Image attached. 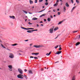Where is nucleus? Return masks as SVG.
<instances>
[{
  "label": "nucleus",
  "instance_id": "obj_1",
  "mask_svg": "<svg viewBox=\"0 0 80 80\" xmlns=\"http://www.w3.org/2000/svg\"><path fill=\"white\" fill-rule=\"evenodd\" d=\"M18 78H21V79H23V75L22 74H19L17 76Z\"/></svg>",
  "mask_w": 80,
  "mask_h": 80
},
{
  "label": "nucleus",
  "instance_id": "obj_2",
  "mask_svg": "<svg viewBox=\"0 0 80 80\" xmlns=\"http://www.w3.org/2000/svg\"><path fill=\"white\" fill-rule=\"evenodd\" d=\"M9 58H14V55L13 53H10Z\"/></svg>",
  "mask_w": 80,
  "mask_h": 80
},
{
  "label": "nucleus",
  "instance_id": "obj_3",
  "mask_svg": "<svg viewBox=\"0 0 80 80\" xmlns=\"http://www.w3.org/2000/svg\"><path fill=\"white\" fill-rule=\"evenodd\" d=\"M33 47H35V48H41V47H42L43 45H34L33 46Z\"/></svg>",
  "mask_w": 80,
  "mask_h": 80
},
{
  "label": "nucleus",
  "instance_id": "obj_4",
  "mask_svg": "<svg viewBox=\"0 0 80 80\" xmlns=\"http://www.w3.org/2000/svg\"><path fill=\"white\" fill-rule=\"evenodd\" d=\"M18 72H19V73L20 74H23V71L20 69V68H18Z\"/></svg>",
  "mask_w": 80,
  "mask_h": 80
},
{
  "label": "nucleus",
  "instance_id": "obj_5",
  "mask_svg": "<svg viewBox=\"0 0 80 80\" xmlns=\"http://www.w3.org/2000/svg\"><path fill=\"white\" fill-rule=\"evenodd\" d=\"M54 27H53V28H51L50 29V30H49V33H53V28Z\"/></svg>",
  "mask_w": 80,
  "mask_h": 80
},
{
  "label": "nucleus",
  "instance_id": "obj_6",
  "mask_svg": "<svg viewBox=\"0 0 80 80\" xmlns=\"http://www.w3.org/2000/svg\"><path fill=\"white\" fill-rule=\"evenodd\" d=\"M8 67L10 69H9L10 71H12V66L11 65H9L8 66Z\"/></svg>",
  "mask_w": 80,
  "mask_h": 80
},
{
  "label": "nucleus",
  "instance_id": "obj_7",
  "mask_svg": "<svg viewBox=\"0 0 80 80\" xmlns=\"http://www.w3.org/2000/svg\"><path fill=\"white\" fill-rule=\"evenodd\" d=\"M28 33H32L33 32V30H28L27 31Z\"/></svg>",
  "mask_w": 80,
  "mask_h": 80
},
{
  "label": "nucleus",
  "instance_id": "obj_8",
  "mask_svg": "<svg viewBox=\"0 0 80 80\" xmlns=\"http://www.w3.org/2000/svg\"><path fill=\"white\" fill-rule=\"evenodd\" d=\"M10 18H12V19H15V16H9Z\"/></svg>",
  "mask_w": 80,
  "mask_h": 80
},
{
  "label": "nucleus",
  "instance_id": "obj_9",
  "mask_svg": "<svg viewBox=\"0 0 80 80\" xmlns=\"http://www.w3.org/2000/svg\"><path fill=\"white\" fill-rule=\"evenodd\" d=\"M29 73L30 74H33V72H32V71L31 70L29 71Z\"/></svg>",
  "mask_w": 80,
  "mask_h": 80
},
{
  "label": "nucleus",
  "instance_id": "obj_10",
  "mask_svg": "<svg viewBox=\"0 0 80 80\" xmlns=\"http://www.w3.org/2000/svg\"><path fill=\"white\" fill-rule=\"evenodd\" d=\"M29 3H30V4L31 5V4H33V1L32 0H29Z\"/></svg>",
  "mask_w": 80,
  "mask_h": 80
},
{
  "label": "nucleus",
  "instance_id": "obj_11",
  "mask_svg": "<svg viewBox=\"0 0 80 80\" xmlns=\"http://www.w3.org/2000/svg\"><path fill=\"white\" fill-rule=\"evenodd\" d=\"M59 1H60L61 2H63L62 0H56V3H58V2H59Z\"/></svg>",
  "mask_w": 80,
  "mask_h": 80
},
{
  "label": "nucleus",
  "instance_id": "obj_12",
  "mask_svg": "<svg viewBox=\"0 0 80 80\" xmlns=\"http://www.w3.org/2000/svg\"><path fill=\"white\" fill-rule=\"evenodd\" d=\"M61 52V51L58 52L57 53H56V54H58V55H59V54H60Z\"/></svg>",
  "mask_w": 80,
  "mask_h": 80
},
{
  "label": "nucleus",
  "instance_id": "obj_13",
  "mask_svg": "<svg viewBox=\"0 0 80 80\" xmlns=\"http://www.w3.org/2000/svg\"><path fill=\"white\" fill-rule=\"evenodd\" d=\"M63 23V22H62V21L59 22L58 24V25H60V24H61V23Z\"/></svg>",
  "mask_w": 80,
  "mask_h": 80
},
{
  "label": "nucleus",
  "instance_id": "obj_14",
  "mask_svg": "<svg viewBox=\"0 0 80 80\" xmlns=\"http://www.w3.org/2000/svg\"><path fill=\"white\" fill-rule=\"evenodd\" d=\"M37 19H38V18H32V20H37Z\"/></svg>",
  "mask_w": 80,
  "mask_h": 80
},
{
  "label": "nucleus",
  "instance_id": "obj_15",
  "mask_svg": "<svg viewBox=\"0 0 80 80\" xmlns=\"http://www.w3.org/2000/svg\"><path fill=\"white\" fill-rule=\"evenodd\" d=\"M46 15V14L44 13L41 16H40V17H43V16H45Z\"/></svg>",
  "mask_w": 80,
  "mask_h": 80
},
{
  "label": "nucleus",
  "instance_id": "obj_16",
  "mask_svg": "<svg viewBox=\"0 0 80 80\" xmlns=\"http://www.w3.org/2000/svg\"><path fill=\"white\" fill-rule=\"evenodd\" d=\"M75 8H76V6L72 8L71 10V12H73V10H74V9H75Z\"/></svg>",
  "mask_w": 80,
  "mask_h": 80
},
{
  "label": "nucleus",
  "instance_id": "obj_17",
  "mask_svg": "<svg viewBox=\"0 0 80 80\" xmlns=\"http://www.w3.org/2000/svg\"><path fill=\"white\" fill-rule=\"evenodd\" d=\"M66 6L67 7H69V5L68 4V2L66 3Z\"/></svg>",
  "mask_w": 80,
  "mask_h": 80
},
{
  "label": "nucleus",
  "instance_id": "obj_18",
  "mask_svg": "<svg viewBox=\"0 0 80 80\" xmlns=\"http://www.w3.org/2000/svg\"><path fill=\"white\" fill-rule=\"evenodd\" d=\"M50 54H51V52H49L48 54V53L46 54V55H47V56H49V55H50Z\"/></svg>",
  "mask_w": 80,
  "mask_h": 80
},
{
  "label": "nucleus",
  "instance_id": "obj_19",
  "mask_svg": "<svg viewBox=\"0 0 80 80\" xmlns=\"http://www.w3.org/2000/svg\"><path fill=\"white\" fill-rule=\"evenodd\" d=\"M80 44V42H78L76 44V46H78V45H79Z\"/></svg>",
  "mask_w": 80,
  "mask_h": 80
},
{
  "label": "nucleus",
  "instance_id": "obj_20",
  "mask_svg": "<svg viewBox=\"0 0 80 80\" xmlns=\"http://www.w3.org/2000/svg\"><path fill=\"white\" fill-rule=\"evenodd\" d=\"M1 46H2V48H5L6 49V48H5V47L4 46H3V44H1Z\"/></svg>",
  "mask_w": 80,
  "mask_h": 80
},
{
  "label": "nucleus",
  "instance_id": "obj_21",
  "mask_svg": "<svg viewBox=\"0 0 80 80\" xmlns=\"http://www.w3.org/2000/svg\"><path fill=\"white\" fill-rule=\"evenodd\" d=\"M58 27L54 29V31H56V30H58Z\"/></svg>",
  "mask_w": 80,
  "mask_h": 80
},
{
  "label": "nucleus",
  "instance_id": "obj_22",
  "mask_svg": "<svg viewBox=\"0 0 80 80\" xmlns=\"http://www.w3.org/2000/svg\"><path fill=\"white\" fill-rule=\"evenodd\" d=\"M71 80H75V76H73Z\"/></svg>",
  "mask_w": 80,
  "mask_h": 80
},
{
  "label": "nucleus",
  "instance_id": "obj_23",
  "mask_svg": "<svg viewBox=\"0 0 80 80\" xmlns=\"http://www.w3.org/2000/svg\"><path fill=\"white\" fill-rule=\"evenodd\" d=\"M63 10H64V12H65L66 10V7L65 6H64L63 7Z\"/></svg>",
  "mask_w": 80,
  "mask_h": 80
},
{
  "label": "nucleus",
  "instance_id": "obj_24",
  "mask_svg": "<svg viewBox=\"0 0 80 80\" xmlns=\"http://www.w3.org/2000/svg\"><path fill=\"white\" fill-rule=\"evenodd\" d=\"M58 3H56L55 4H54L53 6L54 7H56V6H57V5H58Z\"/></svg>",
  "mask_w": 80,
  "mask_h": 80
},
{
  "label": "nucleus",
  "instance_id": "obj_25",
  "mask_svg": "<svg viewBox=\"0 0 80 80\" xmlns=\"http://www.w3.org/2000/svg\"><path fill=\"white\" fill-rule=\"evenodd\" d=\"M47 20L48 22H50V21H51V19H50V18H48Z\"/></svg>",
  "mask_w": 80,
  "mask_h": 80
},
{
  "label": "nucleus",
  "instance_id": "obj_26",
  "mask_svg": "<svg viewBox=\"0 0 80 80\" xmlns=\"http://www.w3.org/2000/svg\"><path fill=\"white\" fill-rule=\"evenodd\" d=\"M39 54V53H35L34 54L35 55L37 56Z\"/></svg>",
  "mask_w": 80,
  "mask_h": 80
},
{
  "label": "nucleus",
  "instance_id": "obj_27",
  "mask_svg": "<svg viewBox=\"0 0 80 80\" xmlns=\"http://www.w3.org/2000/svg\"><path fill=\"white\" fill-rule=\"evenodd\" d=\"M21 28H22V29H24V30H26V28L23 27H21Z\"/></svg>",
  "mask_w": 80,
  "mask_h": 80
},
{
  "label": "nucleus",
  "instance_id": "obj_28",
  "mask_svg": "<svg viewBox=\"0 0 80 80\" xmlns=\"http://www.w3.org/2000/svg\"><path fill=\"white\" fill-rule=\"evenodd\" d=\"M22 11L23 12H24V13H26V14L28 13V12H27L26 11H24V10H23Z\"/></svg>",
  "mask_w": 80,
  "mask_h": 80
},
{
  "label": "nucleus",
  "instance_id": "obj_29",
  "mask_svg": "<svg viewBox=\"0 0 80 80\" xmlns=\"http://www.w3.org/2000/svg\"><path fill=\"white\" fill-rule=\"evenodd\" d=\"M58 45H56L55 47H54V48L56 49V48H58Z\"/></svg>",
  "mask_w": 80,
  "mask_h": 80
},
{
  "label": "nucleus",
  "instance_id": "obj_30",
  "mask_svg": "<svg viewBox=\"0 0 80 80\" xmlns=\"http://www.w3.org/2000/svg\"><path fill=\"white\" fill-rule=\"evenodd\" d=\"M17 45H18L17 44H12V46H16Z\"/></svg>",
  "mask_w": 80,
  "mask_h": 80
},
{
  "label": "nucleus",
  "instance_id": "obj_31",
  "mask_svg": "<svg viewBox=\"0 0 80 80\" xmlns=\"http://www.w3.org/2000/svg\"><path fill=\"white\" fill-rule=\"evenodd\" d=\"M24 77H25V78H26V79H27V76H26V75H24Z\"/></svg>",
  "mask_w": 80,
  "mask_h": 80
},
{
  "label": "nucleus",
  "instance_id": "obj_32",
  "mask_svg": "<svg viewBox=\"0 0 80 80\" xmlns=\"http://www.w3.org/2000/svg\"><path fill=\"white\" fill-rule=\"evenodd\" d=\"M42 2H43V0H39V3Z\"/></svg>",
  "mask_w": 80,
  "mask_h": 80
},
{
  "label": "nucleus",
  "instance_id": "obj_33",
  "mask_svg": "<svg viewBox=\"0 0 80 80\" xmlns=\"http://www.w3.org/2000/svg\"><path fill=\"white\" fill-rule=\"evenodd\" d=\"M76 2L77 3H79V1L78 0H76Z\"/></svg>",
  "mask_w": 80,
  "mask_h": 80
},
{
  "label": "nucleus",
  "instance_id": "obj_34",
  "mask_svg": "<svg viewBox=\"0 0 80 80\" xmlns=\"http://www.w3.org/2000/svg\"><path fill=\"white\" fill-rule=\"evenodd\" d=\"M30 28H26V30H30Z\"/></svg>",
  "mask_w": 80,
  "mask_h": 80
},
{
  "label": "nucleus",
  "instance_id": "obj_35",
  "mask_svg": "<svg viewBox=\"0 0 80 80\" xmlns=\"http://www.w3.org/2000/svg\"><path fill=\"white\" fill-rule=\"evenodd\" d=\"M78 32V31H74L72 32L73 33H76V32Z\"/></svg>",
  "mask_w": 80,
  "mask_h": 80
},
{
  "label": "nucleus",
  "instance_id": "obj_36",
  "mask_svg": "<svg viewBox=\"0 0 80 80\" xmlns=\"http://www.w3.org/2000/svg\"><path fill=\"white\" fill-rule=\"evenodd\" d=\"M34 59H38V58H37V57H34Z\"/></svg>",
  "mask_w": 80,
  "mask_h": 80
},
{
  "label": "nucleus",
  "instance_id": "obj_37",
  "mask_svg": "<svg viewBox=\"0 0 80 80\" xmlns=\"http://www.w3.org/2000/svg\"><path fill=\"white\" fill-rule=\"evenodd\" d=\"M28 24H29V25H32V23H30V22H29L28 23Z\"/></svg>",
  "mask_w": 80,
  "mask_h": 80
},
{
  "label": "nucleus",
  "instance_id": "obj_38",
  "mask_svg": "<svg viewBox=\"0 0 80 80\" xmlns=\"http://www.w3.org/2000/svg\"><path fill=\"white\" fill-rule=\"evenodd\" d=\"M35 3H37V0H35Z\"/></svg>",
  "mask_w": 80,
  "mask_h": 80
},
{
  "label": "nucleus",
  "instance_id": "obj_39",
  "mask_svg": "<svg viewBox=\"0 0 80 80\" xmlns=\"http://www.w3.org/2000/svg\"><path fill=\"white\" fill-rule=\"evenodd\" d=\"M66 20V19H63V20H62V22H64V21H65V20Z\"/></svg>",
  "mask_w": 80,
  "mask_h": 80
},
{
  "label": "nucleus",
  "instance_id": "obj_40",
  "mask_svg": "<svg viewBox=\"0 0 80 80\" xmlns=\"http://www.w3.org/2000/svg\"><path fill=\"white\" fill-rule=\"evenodd\" d=\"M37 30H38L37 29L32 30V32H34V31H37Z\"/></svg>",
  "mask_w": 80,
  "mask_h": 80
},
{
  "label": "nucleus",
  "instance_id": "obj_41",
  "mask_svg": "<svg viewBox=\"0 0 80 80\" xmlns=\"http://www.w3.org/2000/svg\"><path fill=\"white\" fill-rule=\"evenodd\" d=\"M48 2H46L45 3V4L46 5H48Z\"/></svg>",
  "mask_w": 80,
  "mask_h": 80
},
{
  "label": "nucleus",
  "instance_id": "obj_42",
  "mask_svg": "<svg viewBox=\"0 0 80 80\" xmlns=\"http://www.w3.org/2000/svg\"><path fill=\"white\" fill-rule=\"evenodd\" d=\"M71 2L72 3H73V0H71Z\"/></svg>",
  "mask_w": 80,
  "mask_h": 80
},
{
  "label": "nucleus",
  "instance_id": "obj_43",
  "mask_svg": "<svg viewBox=\"0 0 80 80\" xmlns=\"http://www.w3.org/2000/svg\"><path fill=\"white\" fill-rule=\"evenodd\" d=\"M60 12H58V15H60Z\"/></svg>",
  "mask_w": 80,
  "mask_h": 80
},
{
  "label": "nucleus",
  "instance_id": "obj_44",
  "mask_svg": "<svg viewBox=\"0 0 80 80\" xmlns=\"http://www.w3.org/2000/svg\"><path fill=\"white\" fill-rule=\"evenodd\" d=\"M45 9H43L41 11H42V12H43V11H45Z\"/></svg>",
  "mask_w": 80,
  "mask_h": 80
},
{
  "label": "nucleus",
  "instance_id": "obj_45",
  "mask_svg": "<svg viewBox=\"0 0 80 80\" xmlns=\"http://www.w3.org/2000/svg\"><path fill=\"white\" fill-rule=\"evenodd\" d=\"M24 41H25V42H28V40H25Z\"/></svg>",
  "mask_w": 80,
  "mask_h": 80
},
{
  "label": "nucleus",
  "instance_id": "obj_46",
  "mask_svg": "<svg viewBox=\"0 0 80 80\" xmlns=\"http://www.w3.org/2000/svg\"><path fill=\"white\" fill-rule=\"evenodd\" d=\"M24 71L25 72H26L27 71V70L25 69Z\"/></svg>",
  "mask_w": 80,
  "mask_h": 80
},
{
  "label": "nucleus",
  "instance_id": "obj_47",
  "mask_svg": "<svg viewBox=\"0 0 80 80\" xmlns=\"http://www.w3.org/2000/svg\"><path fill=\"white\" fill-rule=\"evenodd\" d=\"M61 50H62V48H59V51Z\"/></svg>",
  "mask_w": 80,
  "mask_h": 80
},
{
  "label": "nucleus",
  "instance_id": "obj_48",
  "mask_svg": "<svg viewBox=\"0 0 80 80\" xmlns=\"http://www.w3.org/2000/svg\"><path fill=\"white\" fill-rule=\"evenodd\" d=\"M40 12H42V11L41 10V11L38 12V13H40Z\"/></svg>",
  "mask_w": 80,
  "mask_h": 80
},
{
  "label": "nucleus",
  "instance_id": "obj_49",
  "mask_svg": "<svg viewBox=\"0 0 80 80\" xmlns=\"http://www.w3.org/2000/svg\"><path fill=\"white\" fill-rule=\"evenodd\" d=\"M33 29H34V28H30V30H33Z\"/></svg>",
  "mask_w": 80,
  "mask_h": 80
},
{
  "label": "nucleus",
  "instance_id": "obj_50",
  "mask_svg": "<svg viewBox=\"0 0 80 80\" xmlns=\"http://www.w3.org/2000/svg\"><path fill=\"white\" fill-rule=\"evenodd\" d=\"M30 58H33V57L31 56V57H30Z\"/></svg>",
  "mask_w": 80,
  "mask_h": 80
},
{
  "label": "nucleus",
  "instance_id": "obj_51",
  "mask_svg": "<svg viewBox=\"0 0 80 80\" xmlns=\"http://www.w3.org/2000/svg\"><path fill=\"white\" fill-rule=\"evenodd\" d=\"M32 55H35V53H32Z\"/></svg>",
  "mask_w": 80,
  "mask_h": 80
},
{
  "label": "nucleus",
  "instance_id": "obj_52",
  "mask_svg": "<svg viewBox=\"0 0 80 80\" xmlns=\"http://www.w3.org/2000/svg\"><path fill=\"white\" fill-rule=\"evenodd\" d=\"M44 22H46V21H47V20H46V19H44Z\"/></svg>",
  "mask_w": 80,
  "mask_h": 80
},
{
  "label": "nucleus",
  "instance_id": "obj_53",
  "mask_svg": "<svg viewBox=\"0 0 80 80\" xmlns=\"http://www.w3.org/2000/svg\"><path fill=\"white\" fill-rule=\"evenodd\" d=\"M41 26H42V27H43V25L42 24H41Z\"/></svg>",
  "mask_w": 80,
  "mask_h": 80
},
{
  "label": "nucleus",
  "instance_id": "obj_54",
  "mask_svg": "<svg viewBox=\"0 0 80 80\" xmlns=\"http://www.w3.org/2000/svg\"><path fill=\"white\" fill-rule=\"evenodd\" d=\"M62 2H61V4H60V5H62Z\"/></svg>",
  "mask_w": 80,
  "mask_h": 80
},
{
  "label": "nucleus",
  "instance_id": "obj_55",
  "mask_svg": "<svg viewBox=\"0 0 80 80\" xmlns=\"http://www.w3.org/2000/svg\"><path fill=\"white\" fill-rule=\"evenodd\" d=\"M28 13H29V14H32V13L28 12Z\"/></svg>",
  "mask_w": 80,
  "mask_h": 80
},
{
  "label": "nucleus",
  "instance_id": "obj_56",
  "mask_svg": "<svg viewBox=\"0 0 80 80\" xmlns=\"http://www.w3.org/2000/svg\"><path fill=\"white\" fill-rule=\"evenodd\" d=\"M53 12H55V10H53Z\"/></svg>",
  "mask_w": 80,
  "mask_h": 80
},
{
  "label": "nucleus",
  "instance_id": "obj_57",
  "mask_svg": "<svg viewBox=\"0 0 80 80\" xmlns=\"http://www.w3.org/2000/svg\"><path fill=\"white\" fill-rule=\"evenodd\" d=\"M37 27H39V25H38V24H37Z\"/></svg>",
  "mask_w": 80,
  "mask_h": 80
},
{
  "label": "nucleus",
  "instance_id": "obj_58",
  "mask_svg": "<svg viewBox=\"0 0 80 80\" xmlns=\"http://www.w3.org/2000/svg\"><path fill=\"white\" fill-rule=\"evenodd\" d=\"M51 18H53V17L52 16H50Z\"/></svg>",
  "mask_w": 80,
  "mask_h": 80
},
{
  "label": "nucleus",
  "instance_id": "obj_59",
  "mask_svg": "<svg viewBox=\"0 0 80 80\" xmlns=\"http://www.w3.org/2000/svg\"><path fill=\"white\" fill-rule=\"evenodd\" d=\"M41 70L42 71H43V68L41 69Z\"/></svg>",
  "mask_w": 80,
  "mask_h": 80
},
{
  "label": "nucleus",
  "instance_id": "obj_60",
  "mask_svg": "<svg viewBox=\"0 0 80 80\" xmlns=\"http://www.w3.org/2000/svg\"><path fill=\"white\" fill-rule=\"evenodd\" d=\"M46 2H48V0H45Z\"/></svg>",
  "mask_w": 80,
  "mask_h": 80
},
{
  "label": "nucleus",
  "instance_id": "obj_61",
  "mask_svg": "<svg viewBox=\"0 0 80 80\" xmlns=\"http://www.w3.org/2000/svg\"><path fill=\"white\" fill-rule=\"evenodd\" d=\"M70 45H72V43H70Z\"/></svg>",
  "mask_w": 80,
  "mask_h": 80
},
{
  "label": "nucleus",
  "instance_id": "obj_62",
  "mask_svg": "<svg viewBox=\"0 0 80 80\" xmlns=\"http://www.w3.org/2000/svg\"><path fill=\"white\" fill-rule=\"evenodd\" d=\"M59 9H57V11H59Z\"/></svg>",
  "mask_w": 80,
  "mask_h": 80
},
{
  "label": "nucleus",
  "instance_id": "obj_63",
  "mask_svg": "<svg viewBox=\"0 0 80 80\" xmlns=\"http://www.w3.org/2000/svg\"><path fill=\"white\" fill-rule=\"evenodd\" d=\"M51 12V11L49 10L48 12Z\"/></svg>",
  "mask_w": 80,
  "mask_h": 80
},
{
  "label": "nucleus",
  "instance_id": "obj_64",
  "mask_svg": "<svg viewBox=\"0 0 80 80\" xmlns=\"http://www.w3.org/2000/svg\"><path fill=\"white\" fill-rule=\"evenodd\" d=\"M27 19H26L25 20V22H26V21H27Z\"/></svg>",
  "mask_w": 80,
  "mask_h": 80
}]
</instances>
